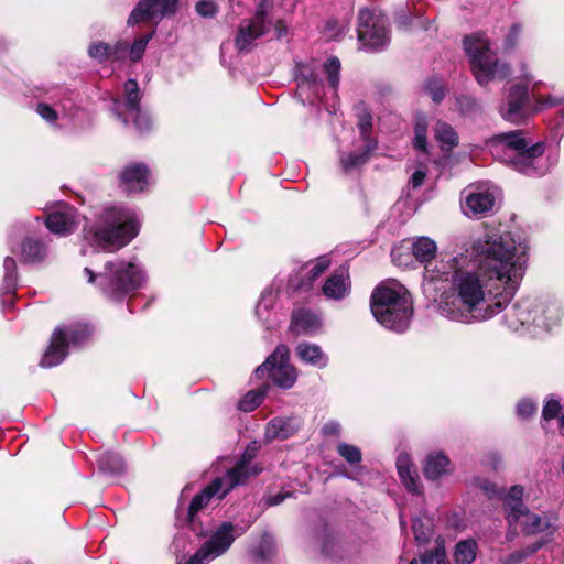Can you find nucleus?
<instances>
[{
    "label": "nucleus",
    "instance_id": "f257e3e1",
    "mask_svg": "<svg viewBox=\"0 0 564 564\" xmlns=\"http://www.w3.org/2000/svg\"><path fill=\"white\" fill-rule=\"evenodd\" d=\"M528 249L527 237L520 230H488L438 260L437 246L429 237L394 247L391 257L397 265H408L411 250L413 258L424 264L427 279H451V289L440 304L442 315L474 324L491 319L510 304L524 275Z\"/></svg>",
    "mask_w": 564,
    "mask_h": 564
},
{
    "label": "nucleus",
    "instance_id": "f03ea898",
    "mask_svg": "<svg viewBox=\"0 0 564 564\" xmlns=\"http://www.w3.org/2000/svg\"><path fill=\"white\" fill-rule=\"evenodd\" d=\"M495 159L529 176H542L550 165L543 159V142L527 140L522 130L505 132L492 137L487 143Z\"/></svg>",
    "mask_w": 564,
    "mask_h": 564
},
{
    "label": "nucleus",
    "instance_id": "7ed1b4c3",
    "mask_svg": "<svg viewBox=\"0 0 564 564\" xmlns=\"http://www.w3.org/2000/svg\"><path fill=\"white\" fill-rule=\"evenodd\" d=\"M139 230L137 214L123 206H109L96 224L84 226V238L94 248L113 252L129 243Z\"/></svg>",
    "mask_w": 564,
    "mask_h": 564
},
{
    "label": "nucleus",
    "instance_id": "20e7f679",
    "mask_svg": "<svg viewBox=\"0 0 564 564\" xmlns=\"http://www.w3.org/2000/svg\"><path fill=\"white\" fill-rule=\"evenodd\" d=\"M370 307L378 323L398 333L408 329L413 314L410 293L395 280L386 281L375 289Z\"/></svg>",
    "mask_w": 564,
    "mask_h": 564
},
{
    "label": "nucleus",
    "instance_id": "39448f33",
    "mask_svg": "<svg viewBox=\"0 0 564 564\" xmlns=\"http://www.w3.org/2000/svg\"><path fill=\"white\" fill-rule=\"evenodd\" d=\"M84 274L89 283L97 281L99 290L109 299L117 301L140 289L145 281L141 267L126 261L107 262L104 271L97 275L89 268H85Z\"/></svg>",
    "mask_w": 564,
    "mask_h": 564
},
{
    "label": "nucleus",
    "instance_id": "423d86ee",
    "mask_svg": "<svg viewBox=\"0 0 564 564\" xmlns=\"http://www.w3.org/2000/svg\"><path fill=\"white\" fill-rule=\"evenodd\" d=\"M464 48L469 58L473 74L480 86L511 75L510 66L500 62L491 50V43L484 33L465 36Z\"/></svg>",
    "mask_w": 564,
    "mask_h": 564
},
{
    "label": "nucleus",
    "instance_id": "0eeeda50",
    "mask_svg": "<svg viewBox=\"0 0 564 564\" xmlns=\"http://www.w3.org/2000/svg\"><path fill=\"white\" fill-rule=\"evenodd\" d=\"M91 335V329L87 325H69L57 327L51 338L50 346L45 350L40 361L43 368H52L59 365L68 354V346L85 343Z\"/></svg>",
    "mask_w": 564,
    "mask_h": 564
},
{
    "label": "nucleus",
    "instance_id": "6e6552de",
    "mask_svg": "<svg viewBox=\"0 0 564 564\" xmlns=\"http://www.w3.org/2000/svg\"><path fill=\"white\" fill-rule=\"evenodd\" d=\"M245 532L246 528L235 527L229 521L223 522L186 564H207L221 556Z\"/></svg>",
    "mask_w": 564,
    "mask_h": 564
},
{
    "label": "nucleus",
    "instance_id": "1a4fd4ad",
    "mask_svg": "<svg viewBox=\"0 0 564 564\" xmlns=\"http://www.w3.org/2000/svg\"><path fill=\"white\" fill-rule=\"evenodd\" d=\"M290 351L279 345L267 360L254 370L257 378L268 376L281 389H290L297 379L296 369L289 362Z\"/></svg>",
    "mask_w": 564,
    "mask_h": 564
},
{
    "label": "nucleus",
    "instance_id": "9d476101",
    "mask_svg": "<svg viewBox=\"0 0 564 564\" xmlns=\"http://www.w3.org/2000/svg\"><path fill=\"white\" fill-rule=\"evenodd\" d=\"M272 6L273 0H258L253 18L240 23L236 36V46L239 51H249L257 39L270 31L273 25V19L270 17Z\"/></svg>",
    "mask_w": 564,
    "mask_h": 564
},
{
    "label": "nucleus",
    "instance_id": "9b49d317",
    "mask_svg": "<svg viewBox=\"0 0 564 564\" xmlns=\"http://www.w3.org/2000/svg\"><path fill=\"white\" fill-rule=\"evenodd\" d=\"M387 24L386 17L361 9L357 29L359 42L370 51L383 50L390 41Z\"/></svg>",
    "mask_w": 564,
    "mask_h": 564
},
{
    "label": "nucleus",
    "instance_id": "f8f14e48",
    "mask_svg": "<svg viewBox=\"0 0 564 564\" xmlns=\"http://www.w3.org/2000/svg\"><path fill=\"white\" fill-rule=\"evenodd\" d=\"M178 0H140L128 19L129 25L158 21L176 11Z\"/></svg>",
    "mask_w": 564,
    "mask_h": 564
},
{
    "label": "nucleus",
    "instance_id": "ddd939ff",
    "mask_svg": "<svg viewBox=\"0 0 564 564\" xmlns=\"http://www.w3.org/2000/svg\"><path fill=\"white\" fill-rule=\"evenodd\" d=\"M536 307H539L536 299H522L505 314V323L513 330H519L521 327L538 328Z\"/></svg>",
    "mask_w": 564,
    "mask_h": 564
},
{
    "label": "nucleus",
    "instance_id": "4468645a",
    "mask_svg": "<svg viewBox=\"0 0 564 564\" xmlns=\"http://www.w3.org/2000/svg\"><path fill=\"white\" fill-rule=\"evenodd\" d=\"M463 212L468 217H482L490 213L495 206L494 194L481 186H469L464 192Z\"/></svg>",
    "mask_w": 564,
    "mask_h": 564
},
{
    "label": "nucleus",
    "instance_id": "2eb2a0df",
    "mask_svg": "<svg viewBox=\"0 0 564 564\" xmlns=\"http://www.w3.org/2000/svg\"><path fill=\"white\" fill-rule=\"evenodd\" d=\"M296 82L297 95L303 102L314 104L322 98L323 83L311 65L297 66Z\"/></svg>",
    "mask_w": 564,
    "mask_h": 564
},
{
    "label": "nucleus",
    "instance_id": "dca6fc26",
    "mask_svg": "<svg viewBox=\"0 0 564 564\" xmlns=\"http://www.w3.org/2000/svg\"><path fill=\"white\" fill-rule=\"evenodd\" d=\"M258 447L256 443L250 445L245 451L238 464L225 474L227 481H229V488H235L240 485H245L249 478L257 476L261 468L258 465H253L252 460L257 455Z\"/></svg>",
    "mask_w": 564,
    "mask_h": 564
},
{
    "label": "nucleus",
    "instance_id": "f3484780",
    "mask_svg": "<svg viewBox=\"0 0 564 564\" xmlns=\"http://www.w3.org/2000/svg\"><path fill=\"white\" fill-rule=\"evenodd\" d=\"M528 87L525 85H513L507 98V106L500 109L502 118L513 123L522 122L528 115Z\"/></svg>",
    "mask_w": 564,
    "mask_h": 564
},
{
    "label": "nucleus",
    "instance_id": "a211bd4d",
    "mask_svg": "<svg viewBox=\"0 0 564 564\" xmlns=\"http://www.w3.org/2000/svg\"><path fill=\"white\" fill-rule=\"evenodd\" d=\"M150 185V171L143 163H130L120 173V187L128 194H138Z\"/></svg>",
    "mask_w": 564,
    "mask_h": 564
},
{
    "label": "nucleus",
    "instance_id": "6ab92c4d",
    "mask_svg": "<svg viewBox=\"0 0 564 564\" xmlns=\"http://www.w3.org/2000/svg\"><path fill=\"white\" fill-rule=\"evenodd\" d=\"M231 489L232 488H229V481H227L226 476L216 478L192 499L188 507L191 520H193L198 511L208 506L213 499L221 500Z\"/></svg>",
    "mask_w": 564,
    "mask_h": 564
},
{
    "label": "nucleus",
    "instance_id": "aec40b11",
    "mask_svg": "<svg viewBox=\"0 0 564 564\" xmlns=\"http://www.w3.org/2000/svg\"><path fill=\"white\" fill-rule=\"evenodd\" d=\"M278 291L270 286L265 289L256 305L254 314L258 321L267 328H273L280 323L279 313L275 310Z\"/></svg>",
    "mask_w": 564,
    "mask_h": 564
},
{
    "label": "nucleus",
    "instance_id": "412c9836",
    "mask_svg": "<svg viewBox=\"0 0 564 564\" xmlns=\"http://www.w3.org/2000/svg\"><path fill=\"white\" fill-rule=\"evenodd\" d=\"M76 212L66 205L59 206L55 212L48 214L46 227L50 231L66 236L73 232L78 226Z\"/></svg>",
    "mask_w": 564,
    "mask_h": 564
},
{
    "label": "nucleus",
    "instance_id": "4be33fe9",
    "mask_svg": "<svg viewBox=\"0 0 564 564\" xmlns=\"http://www.w3.org/2000/svg\"><path fill=\"white\" fill-rule=\"evenodd\" d=\"M301 429V421L295 416H276L267 423L264 440H288Z\"/></svg>",
    "mask_w": 564,
    "mask_h": 564
},
{
    "label": "nucleus",
    "instance_id": "5701e85b",
    "mask_svg": "<svg viewBox=\"0 0 564 564\" xmlns=\"http://www.w3.org/2000/svg\"><path fill=\"white\" fill-rule=\"evenodd\" d=\"M539 307H536L538 328L550 330L557 326L564 317V308L556 300L536 299Z\"/></svg>",
    "mask_w": 564,
    "mask_h": 564
},
{
    "label": "nucleus",
    "instance_id": "b1692460",
    "mask_svg": "<svg viewBox=\"0 0 564 564\" xmlns=\"http://www.w3.org/2000/svg\"><path fill=\"white\" fill-rule=\"evenodd\" d=\"M350 286L351 283L348 270L340 268L327 278L322 291L327 299L338 301L345 299L349 294Z\"/></svg>",
    "mask_w": 564,
    "mask_h": 564
},
{
    "label": "nucleus",
    "instance_id": "393cba45",
    "mask_svg": "<svg viewBox=\"0 0 564 564\" xmlns=\"http://www.w3.org/2000/svg\"><path fill=\"white\" fill-rule=\"evenodd\" d=\"M322 327L321 317L306 308H299L293 312L290 328L295 334L314 335Z\"/></svg>",
    "mask_w": 564,
    "mask_h": 564
},
{
    "label": "nucleus",
    "instance_id": "a878e982",
    "mask_svg": "<svg viewBox=\"0 0 564 564\" xmlns=\"http://www.w3.org/2000/svg\"><path fill=\"white\" fill-rule=\"evenodd\" d=\"M395 466L400 480L405 486V488L412 494H420V477L411 460L410 455L406 453H401L397 458Z\"/></svg>",
    "mask_w": 564,
    "mask_h": 564
},
{
    "label": "nucleus",
    "instance_id": "bb28decb",
    "mask_svg": "<svg viewBox=\"0 0 564 564\" xmlns=\"http://www.w3.org/2000/svg\"><path fill=\"white\" fill-rule=\"evenodd\" d=\"M423 471L427 479L437 480L452 471V464L444 453L433 452L427 455Z\"/></svg>",
    "mask_w": 564,
    "mask_h": 564
},
{
    "label": "nucleus",
    "instance_id": "cd10ccee",
    "mask_svg": "<svg viewBox=\"0 0 564 564\" xmlns=\"http://www.w3.org/2000/svg\"><path fill=\"white\" fill-rule=\"evenodd\" d=\"M297 357L305 364L323 369L328 364L327 355L316 344L300 343L295 348Z\"/></svg>",
    "mask_w": 564,
    "mask_h": 564
},
{
    "label": "nucleus",
    "instance_id": "c85d7f7f",
    "mask_svg": "<svg viewBox=\"0 0 564 564\" xmlns=\"http://www.w3.org/2000/svg\"><path fill=\"white\" fill-rule=\"evenodd\" d=\"M47 257V247L40 240L34 238H26L21 245V258L25 263H41Z\"/></svg>",
    "mask_w": 564,
    "mask_h": 564
},
{
    "label": "nucleus",
    "instance_id": "c756f323",
    "mask_svg": "<svg viewBox=\"0 0 564 564\" xmlns=\"http://www.w3.org/2000/svg\"><path fill=\"white\" fill-rule=\"evenodd\" d=\"M523 488L521 486H513L505 497V508L507 512V520L510 524L521 519V514L527 507L522 502Z\"/></svg>",
    "mask_w": 564,
    "mask_h": 564
},
{
    "label": "nucleus",
    "instance_id": "7c9ffc66",
    "mask_svg": "<svg viewBox=\"0 0 564 564\" xmlns=\"http://www.w3.org/2000/svg\"><path fill=\"white\" fill-rule=\"evenodd\" d=\"M376 145V141H369L365 144L361 151L350 153L343 152L339 156L343 171L349 173L365 164L368 160L369 153L375 150Z\"/></svg>",
    "mask_w": 564,
    "mask_h": 564
},
{
    "label": "nucleus",
    "instance_id": "2f4dec72",
    "mask_svg": "<svg viewBox=\"0 0 564 564\" xmlns=\"http://www.w3.org/2000/svg\"><path fill=\"white\" fill-rule=\"evenodd\" d=\"M519 514H521V519L517 522H512V524H520L523 533L525 534H535L542 532L550 525L547 519L530 512L528 508L522 512H519Z\"/></svg>",
    "mask_w": 564,
    "mask_h": 564
},
{
    "label": "nucleus",
    "instance_id": "473e14b6",
    "mask_svg": "<svg viewBox=\"0 0 564 564\" xmlns=\"http://www.w3.org/2000/svg\"><path fill=\"white\" fill-rule=\"evenodd\" d=\"M478 545L475 540H464L456 544L454 560L456 564H471L477 554Z\"/></svg>",
    "mask_w": 564,
    "mask_h": 564
},
{
    "label": "nucleus",
    "instance_id": "72a5a7b5",
    "mask_svg": "<svg viewBox=\"0 0 564 564\" xmlns=\"http://www.w3.org/2000/svg\"><path fill=\"white\" fill-rule=\"evenodd\" d=\"M269 387L262 384L254 390L247 392L238 403V409L242 412H251L257 409L263 401Z\"/></svg>",
    "mask_w": 564,
    "mask_h": 564
},
{
    "label": "nucleus",
    "instance_id": "f704fd0d",
    "mask_svg": "<svg viewBox=\"0 0 564 564\" xmlns=\"http://www.w3.org/2000/svg\"><path fill=\"white\" fill-rule=\"evenodd\" d=\"M99 469L109 475H119L124 469V462L120 455L115 453H104L98 459Z\"/></svg>",
    "mask_w": 564,
    "mask_h": 564
},
{
    "label": "nucleus",
    "instance_id": "c9c22d12",
    "mask_svg": "<svg viewBox=\"0 0 564 564\" xmlns=\"http://www.w3.org/2000/svg\"><path fill=\"white\" fill-rule=\"evenodd\" d=\"M434 133L442 148L446 147L449 150L458 144V135L456 131L446 122H437L434 128Z\"/></svg>",
    "mask_w": 564,
    "mask_h": 564
},
{
    "label": "nucleus",
    "instance_id": "e433bc0d",
    "mask_svg": "<svg viewBox=\"0 0 564 564\" xmlns=\"http://www.w3.org/2000/svg\"><path fill=\"white\" fill-rule=\"evenodd\" d=\"M274 550V539L271 534L264 532L258 542V545L249 549V554L257 561L267 560Z\"/></svg>",
    "mask_w": 564,
    "mask_h": 564
},
{
    "label": "nucleus",
    "instance_id": "4c0bfd02",
    "mask_svg": "<svg viewBox=\"0 0 564 564\" xmlns=\"http://www.w3.org/2000/svg\"><path fill=\"white\" fill-rule=\"evenodd\" d=\"M330 265V260L327 256H323L316 259V261L312 264L311 268H306V275L308 276V282L302 285H296L295 289H304L310 290L312 288V282L317 279L322 273L325 272Z\"/></svg>",
    "mask_w": 564,
    "mask_h": 564
},
{
    "label": "nucleus",
    "instance_id": "58836bf2",
    "mask_svg": "<svg viewBox=\"0 0 564 564\" xmlns=\"http://www.w3.org/2000/svg\"><path fill=\"white\" fill-rule=\"evenodd\" d=\"M427 127L429 122L425 116H419L414 126V140L413 144L416 150L426 152L427 149Z\"/></svg>",
    "mask_w": 564,
    "mask_h": 564
},
{
    "label": "nucleus",
    "instance_id": "ea45409f",
    "mask_svg": "<svg viewBox=\"0 0 564 564\" xmlns=\"http://www.w3.org/2000/svg\"><path fill=\"white\" fill-rule=\"evenodd\" d=\"M126 108L128 111L140 108V89L135 79H128L123 85Z\"/></svg>",
    "mask_w": 564,
    "mask_h": 564
},
{
    "label": "nucleus",
    "instance_id": "a19ab883",
    "mask_svg": "<svg viewBox=\"0 0 564 564\" xmlns=\"http://www.w3.org/2000/svg\"><path fill=\"white\" fill-rule=\"evenodd\" d=\"M154 31H152L149 34L141 35L137 37L131 45H129V54L128 59L131 63H137L141 61V58L144 55V52L147 50V46L150 42V40L153 37Z\"/></svg>",
    "mask_w": 564,
    "mask_h": 564
},
{
    "label": "nucleus",
    "instance_id": "79ce46f5",
    "mask_svg": "<svg viewBox=\"0 0 564 564\" xmlns=\"http://www.w3.org/2000/svg\"><path fill=\"white\" fill-rule=\"evenodd\" d=\"M456 107L459 112L467 117L479 115L482 110L478 100L471 96H459L456 98Z\"/></svg>",
    "mask_w": 564,
    "mask_h": 564
},
{
    "label": "nucleus",
    "instance_id": "37998d69",
    "mask_svg": "<svg viewBox=\"0 0 564 564\" xmlns=\"http://www.w3.org/2000/svg\"><path fill=\"white\" fill-rule=\"evenodd\" d=\"M445 545L443 540H437L434 549L426 550L420 557L421 564H443L445 563Z\"/></svg>",
    "mask_w": 564,
    "mask_h": 564
},
{
    "label": "nucleus",
    "instance_id": "c03bdc74",
    "mask_svg": "<svg viewBox=\"0 0 564 564\" xmlns=\"http://www.w3.org/2000/svg\"><path fill=\"white\" fill-rule=\"evenodd\" d=\"M3 270H4V288L8 292H11L15 289L18 281V268L17 262L12 257H6L3 261Z\"/></svg>",
    "mask_w": 564,
    "mask_h": 564
},
{
    "label": "nucleus",
    "instance_id": "a18cd8bd",
    "mask_svg": "<svg viewBox=\"0 0 564 564\" xmlns=\"http://www.w3.org/2000/svg\"><path fill=\"white\" fill-rule=\"evenodd\" d=\"M324 72L327 76L329 86L336 91L340 78V62L337 57H329L324 64Z\"/></svg>",
    "mask_w": 564,
    "mask_h": 564
},
{
    "label": "nucleus",
    "instance_id": "49530a36",
    "mask_svg": "<svg viewBox=\"0 0 564 564\" xmlns=\"http://www.w3.org/2000/svg\"><path fill=\"white\" fill-rule=\"evenodd\" d=\"M87 53L90 58L98 63H106L110 61V44L102 41L93 42L88 46Z\"/></svg>",
    "mask_w": 564,
    "mask_h": 564
},
{
    "label": "nucleus",
    "instance_id": "de8ad7c7",
    "mask_svg": "<svg viewBox=\"0 0 564 564\" xmlns=\"http://www.w3.org/2000/svg\"><path fill=\"white\" fill-rule=\"evenodd\" d=\"M337 453L350 465L359 464L362 459L361 451L351 444L339 443Z\"/></svg>",
    "mask_w": 564,
    "mask_h": 564
},
{
    "label": "nucleus",
    "instance_id": "09e8293b",
    "mask_svg": "<svg viewBox=\"0 0 564 564\" xmlns=\"http://www.w3.org/2000/svg\"><path fill=\"white\" fill-rule=\"evenodd\" d=\"M425 90L435 104L441 102L447 94L444 83L437 78H431L425 84Z\"/></svg>",
    "mask_w": 564,
    "mask_h": 564
},
{
    "label": "nucleus",
    "instance_id": "8fccbe9b",
    "mask_svg": "<svg viewBox=\"0 0 564 564\" xmlns=\"http://www.w3.org/2000/svg\"><path fill=\"white\" fill-rule=\"evenodd\" d=\"M543 543H534L532 546L527 547L525 550H520L511 553L508 555L503 561L502 564H522V562L528 557L529 555L536 552Z\"/></svg>",
    "mask_w": 564,
    "mask_h": 564
},
{
    "label": "nucleus",
    "instance_id": "3c124183",
    "mask_svg": "<svg viewBox=\"0 0 564 564\" xmlns=\"http://www.w3.org/2000/svg\"><path fill=\"white\" fill-rule=\"evenodd\" d=\"M412 530L415 540L420 544H424L429 541L431 535V525L424 523V521L421 518L413 519Z\"/></svg>",
    "mask_w": 564,
    "mask_h": 564
},
{
    "label": "nucleus",
    "instance_id": "603ef678",
    "mask_svg": "<svg viewBox=\"0 0 564 564\" xmlns=\"http://www.w3.org/2000/svg\"><path fill=\"white\" fill-rule=\"evenodd\" d=\"M371 127H372V117H371V115L368 111H366V110L362 111L361 113H359L358 128H359V131H360V137L366 142V144L369 141H373L369 137L370 135V131H371Z\"/></svg>",
    "mask_w": 564,
    "mask_h": 564
},
{
    "label": "nucleus",
    "instance_id": "864d4df0",
    "mask_svg": "<svg viewBox=\"0 0 564 564\" xmlns=\"http://www.w3.org/2000/svg\"><path fill=\"white\" fill-rule=\"evenodd\" d=\"M129 43L127 41H118L115 45H110V61L123 62L128 59Z\"/></svg>",
    "mask_w": 564,
    "mask_h": 564
},
{
    "label": "nucleus",
    "instance_id": "5fc2aeb1",
    "mask_svg": "<svg viewBox=\"0 0 564 564\" xmlns=\"http://www.w3.org/2000/svg\"><path fill=\"white\" fill-rule=\"evenodd\" d=\"M133 116L135 128L140 132H147L152 127V121L149 115L141 112L140 108L138 110L129 111Z\"/></svg>",
    "mask_w": 564,
    "mask_h": 564
},
{
    "label": "nucleus",
    "instance_id": "6e6d98bb",
    "mask_svg": "<svg viewBox=\"0 0 564 564\" xmlns=\"http://www.w3.org/2000/svg\"><path fill=\"white\" fill-rule=\"evenodd\" d=\"M36 112L42 119L51 124H55L58 119L57 110L44 102L37 105Z\"/></svg>",
    "mask_w": 564,
    "mask_h": 564
},
{
    "label": "nucleus",
    "instance_id": "4d7b16f0",
    "mask_svg": "<svg viewBox=\"0 0 564 564\" xmlns=\"http://www.w3.org/2000/svg\"><path fill=\"white\" fill-rule=\"evenodd\" d=\"M218 11L214 0H200L196 3V12L204 18H212Z\"/></svg>",
    "mask_w": 564,
    "mask_h": 564
},
{
    "label": "nucleus",
    "instance_id": "13d9d810",
    "mask_svg": "<svg viewBox=\"0 0 564 564\" xmlns=\"http://www.w3.org/2000/svg\"><path fill=\"white\" fill-rule=\"evenodd\" d=\"M535 411H536V404L529 399L521 400L517 405V414L521 419L530 417L531 415H533L535 413Z\"/></svg>",
    "mask_w": 564,
    "mask_h": 564
},
{
    "label": "nucleus",
    "instance_id": "bf43d9fd",
    "mask_svg": "<svg viewBox=\"0 0 564 564\" xmlns=\"http://www.w3.org/2000/svg\"><path fill=\"white\" fill-rule=\"evenodd\" d=\"M560 411V401L555 399H549L543 406L542 416L545 421L552 420L558 415Z\"/></svg>",
    "mask_w": 564,
    "mask_h": 564
},
{
    "label": "nucleus",
    "instance_id": "052dcab7",
    "mask_svg": "<svg viewBox=\"0 0 564 564\" xmlns=\"http://www.w3.org/2000/svg\"><path fill=\"white\" fill-rule=\"evenodd\" d=\"M476 486L480 488L489 498L500 496V490L496 486V484L491 482L485 478L476 479Z\"/></svg>",
    "mask_w": 564,
    "mask_h": 564
},
{
    "label": "nucleus",
    "instance_id": "680f3d73",
    "mask_svg": "<svg viewBox=\"0 0 564 564\" xmlns=\"http://www.w3.org/2000/svg\"><path fill=\"white\" fill-rule=\"evenodd\" d=\"M523 31V26L520 23H514L511 25L510 31L506 37V45L509 48H513Z\"/></svg>",
    "mask_w": 564,
    "mask_h": 564
},
{
    "label": "nucleus",
    "instance_id": "e2e57ef3",
    "mask_svg": "<svg viewBox=\"0 0 564 564\" xmlns=\"http://www.w3.org/2000/svg\"><path fill=\"white\" fill-rule=\"evenodd\" d=\"M289 492H279L276 495H267L263 498V502L267 507L278 506L281 502L285 500L286 497H289Z\"/></svg>",
    "mask_w": 564,
    "mask_h": 564
},
{
    "label": "nucleus",
    "instance_id": "0e129e2a",
    "mask_svg": "<svg viewBox=\"0 0 564 564\" xmlns=\"http://www.w3.org/2000/svg\"><path fill=\"white\" fill-rule=\"evenodd\" d=\"M341 426L337 421H328L324 424L322 432L325 435L338 436L340 434Z\"/></svg>",
    "mask_w": 564,
    "mask_h": 564
},
{
    "label": "nucleus",
    "instance_id": "69168bd1",
    "mask_svg": "<svg viewBox=\"0 0 564 564\" xmlns=\"http://www.w3.org/2000/svg\"><path fill=\"white\" fill-rule=\"evenodd\" d=\"M425 176H426V172L424 170H417L415 171L411 178H410V185L412 186V188H419L420 186H422L424 180H425Z\"/></svg>",
    "mask_w": 564,
    "mask_h": 564
},
{
    "label": "nucleus",
    "instance_id": "338daca9",
    "mask_svg": "<svg viewBox=\"0 0 564 564\" xmlns=\"http://www.w3.org/2000/svg\"><path fill=\"white\" fill-rule=\"evenodd\" d=\"M501 456L497 452H490L486 455V464L491 466L494 469H498L501 465Z\"/></svg>",
    "mask_w": 564,
    "mask_h": 564
},
{
    "label": "nucleus",
    "instance_id": "774afa93",
    "mask_svg": "<svg viewBox=\"0 0 564 564\" xmlns=\"http://www.w3.org/2000/svg\"><path fill=\"white\" fill-rule=\"evenodd\" d=\"M286 25L283 21H278L276 24H275V33H276V36L280 39L282 37L283 35L286 34Z\"/></svg>",
    "mask_w": 564,
    "mask_h": 564
}]
</instances>
